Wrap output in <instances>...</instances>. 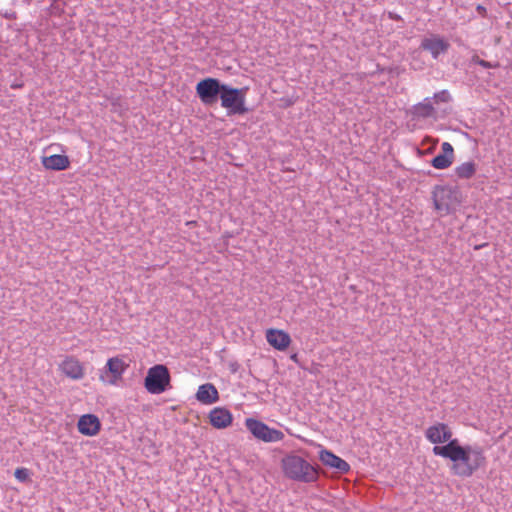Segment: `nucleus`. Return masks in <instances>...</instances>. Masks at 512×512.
<instances>
[{
	"instance_id": "1",
	"label": "nucleus",
	"mask_w": 512,
	"mask_h": 512,
	"mask_svg": "<svg viewBox=\"0 0 512 512\" xmlns=\"http://www.w3.org/2000/svg\"><path fill=\"white\" fill-rule=\"evenodd\" d=\"M432 452L452 462L451 473L461 478L471 477L477 470L486 465L484 450L479 445H461L455 438L445 445L434 446Z\"/></svg>"
},
{
	"instance_id": "2",
	"label": "nucleus",
	"mask_w": 512,
	"mask_h": 512,
	"mask_svg": "<svg viewBox=\"0 0 512 512\" xmlns=\"http://www.w3.org/2000/svg\"><path fill=\"white\" fill-rule=\"evenodd\" d=\"M282 468L286 477L297 482L312 483L318 479V470L298 455L284 457Z\"/></svg>"
},
{
	"instance_id": "3",
	"label": "nucleus",
	"mask_w": 512,
	"mask_h": 512,
	"mask_svg": "<svg viewBox=\"0 0 512 512\" xmlns=\"http://www.w3.org/2000/svg\"><path fill=\"white\" fill-rule=\"evenodd\" d=\"M245 96V89L233 88L225 84L220 94L221 106L228 111V114L243 115L248 111L245 106Z\"/></svg>"
},
{
	"instance_id": "4",
	"label": "nucleus",
	"mask_w": 512,
	"mask_h": 512,
	"mask_svg": "<svg viewBox=\"0 0 512 512\" xmlns=\"http://www.w3.org/2000/svg\"><path fill=\"white\" fill-rule=\"evenodd\" d=\"M170 385V373L166 366L162 364L149 368L145 377L144 386L151 394H161L167 390Z\"/></svg>"
},
{
	"instance_id": "5",
	"label": "nucleus",
	"mask_w": 512,
	"mask_h": 512,
	"mask_svg": "<svg viewBox=\"0 0 512 512\" xmlns=\"http://www.w3.org/2000/svg\"><path fill=\"white\" fill-rule=\"evenodd\" d=\"M245 426L256 439L265 443L279 442L284 438L282 431L271 428L264 422L255 418H247L245 420Z\"/></svg>"
},
{
	"instance_id": "6",
	"label": "nucleus",
	"mask_w": 512,
	"mask_h": 512,
	"mask_svg": "<svg viewBox=\"0 0 512 512\" xmlns=\"http://www.w3.org/2000/svg\"><path fill=\"white\" fill-rule=\"evenodd\" d=\"M223 85L216 78H205L197 83L196 93L199 96L202 103L205 105H211L220 98Z\"/></svg>"
},
{
	"instance_id": "7",
	"label": "nucleus",
	"mask_w": 512,
	"mask_h": 512,
	"mask_svg": "<svg viewBox=\"0 0 512 512\" xmlns=\"http://www.w3.org/2000/svg\"><path fill=\"white\" fill-rule=\"evenodd\" d=\"M452 431L450 427L445 423H436L434 425L429 426L425 431L426 439L435 444V446H439L438 444L445 443L449 441H454L455 438H452Z\"/></svg>"
},
{
	"instance_id": "8",
	"label": "nucleus",
	"mask_w": 512,
	"mask_h": 512,
	"mask_svg": "<svg viewBox=\"0 0 512 512\" xmlns=\"http://www.w3.org/2000/svg\"><path fill=\"white\" fill-rule=\"evenodd\" d=\"M450 44L439 35H431L422 39L420 48L428 51L433 59H438L441 54L448 51Z\"/></svg>"
},
{
	"instance_id": "9",
	"label": "nucleus",
	"mask_w": 512,
	"mask_h": 512,
	"mask_svg": "<svg viewBox=\"0 0 512 512\" xmlns=\"http://www.w3.org/2000/svg\"><path fill=\"white\" fill-rule=\"evenodd\" d=\"M266 340L269 345L279 351L286 350L291 343V337L287 332L274 328L266 331Z\"/></svg>"
},
{
	"instance_id": "10",
	"label": "nucleus",
	"mask_w": 512,
	"mask_h": 512,
	"mask_svg": "<svg viewBox=\"0 0 512 512\" xmlns=\"http://www.w3.org/2000/svg\"><path fill=\"white\" fill-rule=\"evenodd\" d=\"M319 459L324 465L335 469L339 473H347L350 470V465L345 460L329 450H320Z\"/></svg>"
},
{
	"instance_id": "11",
	"label": "nucleus",
	"mask_w": 512,
	"mask_h": 512,
	"mask_svg": "<svg viewBox=\"0 0 512 512\" xmlns=\"http://www.w3.org/2000/svg\"><path fill=\"white\" fill-rule=\"evenodd\" d=\"M78 431L86 436H95L101 428L99 418L94 414L82 415L77 423Z\"/></svg>"
},
{
	"instance_id": "12",
	"label": "nucleus",
	"mask_w": 512,
	"mask_h": 512,
	"mask_svg": "<svg viewBox=\"0 0 512 512\" xmlns=\"http://www.w3.org/2000/svg\"><path fill=\"white\" fill-rule=\"evenodd\" d=\"M209 420L213 427L217 429H224L231 425L233 416L228 409L215 407L209 413Z\"/></svg>"
},
{
	"instance_id": "13",
	"label": "nucleus",
	"mask_w": 512,
	"mask_h": 512,
	"mask_svg": "<svg viewBox=\"0 0 512 512\" xmlns=\"http://www.w3.org/2000/svg\"><path fill=\"white\" fill-rule=\"evenodd\" d=\"M105 369L111 374L109 379H105L104 375H101V379L109 384H116V382L122 377L126 370V365L122 359L113 357L108 359Z\"/></svg>"
},
{
	"instance_id": "14",
	"label": "nucleus",
	"mask_w": 512,
	"mask_h": 512,
	"mask_svg": "<svg viewBox=\"0 0 512 512\" xmlns=\"http://www.w3.org/2000/svg\"><path fill=\"white\" fill-rule=\"evenodd\" d=\"M442 153L435 156L431 164L436 169H446L450 167L454 159V149L449 142H443L441 145Z\"/></svg>"
},
{
	"instance_id": "15",
	"label": "nucleus",
	"mask_w": 512,
	"mask_h": 512,
	"mask_svg": "<svg viewBox=\"0 0 512 512\" xmlns=\"http://www.w3.org/2000/svg\"><path fill=\"white\" fill-rule=\"evenodd\" d=\"M451 191L444 187H437L433 191L434 208L437 211L445 212L448 214L451 211L450 207Z\"/></svg>"
},
{
	"instance_id": "16",
	"label": "nucleus",
	"mask_w": 512,
	"mask_h": 512,
	"mask_svg": "<svg viewBox=\"0 0 512 512\" xmlns=\"http://www.w3.org/2000/svg\"><path fill=\"white\" fill-rule=\"evenodd\" d=\"M196 399L202 404L210 405L219 400V393L213 384L205 383L199 386Z\"/></svg>"
},
{
	"instance_id": "17",
	"label": "nucleus",
	"mask_w": 512,
	"mask_h": 512,
	"mask_svg": "<svg viewBox=\"0 0 512 512\" xmlns=\"http://www.w3.org/2000/svg\"><path fill=\"white\" fill-rule=\"evenodd\" d=\"M61 371L73 380H79L84 376L81 363L74 358H66L60 365Z\"/></svg>"
},
{
	"instance_id": "18",
	"label": "nucleus",
	"mask_w": 512,
	"mask_h": 512,
	"mask_svg": "<svg viewBox=\"0 0 512 512\" xmlns=\"http://www.w3.org/2000/svg\"><path fill=\"white\" fill-rule=\"evenodd\" d=\"M43 166L48 170L61 171L69 167V158L66 155L54 154L44 157Z\"/></svg>"
},
{
	"instance_id": "19",
	"label": "nucleus",
	"mask_w": 512,
	"mask_h": 512,
	"mask_svg": "<svg viewBox=\"0 0 512 512\" xmlns=\"http://www.w3.org/2000/svg\"><path fill=\"white\" fill-rule=\"evenodd\" d=\"M477 171V164L473 161H466L454 168V174L457 179L461 180H469L471 179Z\"/></svg>"
},
{
	"instance_id": "20",
	"label": "nucleus",
	"mask_w": 512,
	"mask_h": 512,
	"mask_svg": "<svg viewBox=\"0 0 512 512\" xmlns=\"http://www.w3.org/2000/svg\"><path fill=\"white\" fill-rule=\"evenodd\" d=\"M434 107L431 98L427 97L414 106V115L420 118H428L434 114Z\"/></svg>"
},
{
	"instance_id": "21",
	"label": "nucleus",
	"mask_w": 512,
	"mask_h": 512,
	"mask_svg": "<svg viewBox=\"0 0 512 512\" xmlns=\"http://www.w3.org/2000/svg\"><path fill=\"white\" fill-rule=\"evenodd\" d=\"M30 470L25 467L17 468L14 472L15 478L20 482H27L30 479Z\"/></svg>"
},
{
	"instance_id": "22",
	"label": "nucleus",
	"mask_w": 512,
	"mask_h": 512,
	"mask_svg": "<svg viewBox=\"0 0 512 512\" xmlns=\"http://www.w3.org/2000/svg\"><path fill=\"white\" fill-rule=\"evenodd\" d=\"M433 99L436 102H444L447 103L451 101V95L447 90H442L434 94Z\"/></svg>"
},
{
	"instance_id": "23",
	"label": "nucleus",
	"mask_w": 512,
	"mask_h": 512,
	"mask_svg": "<svg viewBox=\"0 0 512 512\" xmlns=\"http://www.w3.org/2000/svg\"><path fill=\"white\" fill-rule=\"evenodd\" d=\"M476 63L478 65H480L481 67L486 68V69H490V68H495L496 67V64H492L491 62H488V61L483 60V59H477Z\"/></svg>"
},
{
	"instance_id": "24",
	"label": "nucleus",
	"mask_w": 512,
	"mask_h": 512,
	"mask_svg": "<svg viewBox=\"0 0 512 512\" xmlns=\"http://www.w3.org/2000/svg\"><path fill=\"white\" fill-rule=\"evenodd\" d=\"M477 11L483 15L486 13V9L482 5L477 6Z\"/></svg>"
},
{
	"instance_id": "25",
	"label": "nucleus",
	"mask_w": 512,
	"mask_h": 512,
	"mask_svg": "<svg viewBox=\"0 0 512 512\" xmlns=\"http://www.w3.org/2000/svg\"><path fill=\"white\" fill-rule=\"evenodd\" d=\"M291 359L296 362L297 361V354L292 355Z\"/></svg>"
}]
</instances>
